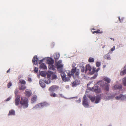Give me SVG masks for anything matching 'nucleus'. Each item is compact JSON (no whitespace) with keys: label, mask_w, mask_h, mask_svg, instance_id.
Segmentation results:
<instances>
[{"label":"nucleus","mask_w":126,"mask_h":126,"mask_svg":"<svg viewBox=\"0 0 126 126\" xmlns=\"http://www.w3.org/2000/svg\"><path fill=\"white\" fill-rule=\"evenodd\" d=\"M88 85H89L88 84H87V86H88Z\"/></svg>","instance_id":"61"},{"label":"nucleus","mask_w":126,"mask_h":126,"mask_svg":"<svg viewBox=\"0 0 126 126\" xmlns=\"http://www.w3.org/2000/svg\"><path fill=\"white\" fill-rule=\"evenodd\" d=\"M10 68H9V70H7V73H9L10 72Z\"/></svg>","instance_id":"51"},{"label":"nucleus","mask_w":126,"mask_h":126,"mask_svg":"<svg viewBox=\"0 0 126 126\" xmlns=\"http://www.w3.org/2000/svg\"><path fill=\"white\" fill-rule=\"evenodd\" d=\"M29 101L26 97H21L20 101V104L24 108H27L29 106Z\"/></svg>","instance_id":"1"},{"label":"nucleus","mask_w":126,"mask_h":126,"mask_svg":"<svg viewBox=\"0 0 126 126\" xmlns=\"http://www.w3.org/2000/svg\"><path fill=\"white\" fill-rule=\"evenodd\" d=\"M72 76V74L70 73H68L67 75L63 78V80L64 81H68Z\"/></svg>","instance_id":"7"},{"label":"nucleus","mask_w":126,"mask_h":126,"mask_svg":"<svg viewBox=\"0 0 126 126\" xmlns=\"http://www.w3.org/2000/svg\"><path fill=\"white\" fill-rule=\"evenodd\" d=\"M111 39H113V41L114 40V39H113V38H111Z\"/></svg>","instance_id":"57"},{"label":"nucleus","mask_w":126,"mask_h":126,"mask_svg":"<svg viewBox=\"0 0 126 126\" xmlns=\"http://www.w3.org/2000/svg\"><path fill=\"white\" fill-rule=\"evenodd\" d=\"M118 18L119 19V21H120V22H121V20L120 18V17H119Z\"/></svg>","instance_id":"54"},{"label":"nucleus","mask_w":126,"mask_h":126,"mask_svg":"<svg viewBox=\"0 0 126 126\" xmlns=\"http://www.w3.org/2000/svg\"><path fill=\"white\" fill-rule=\"evenodd\" d=\"M100 96L99 95H97L96 97L95 101V103H98L99 101L100 100Z\"/></svg>","instance_id":"19"},{"label":"nucleus","mask_w":126,"mask_h":126,"mask_svg":"<svg viewBox=\"0 0 126 126\" xmlns=\"http://www.w3.org/2000/svg\"><path fill=\"white\" fill-rule=\"evenodd\" d=\"M38 59L37 57V56H34L32 60V63L35 65L37 64V62L38 61Z\"/></svg>","instance_id":"9"},{"label":"nucleus","mask_w":126,"mask_h":126,"mask_svg":"<svg viewBox=\"0 0 126 126\" xmlns=\"http://www.w3.org/2000/svg\"><path fill=\"white\" fill-rule=\"evenodd\" d=\"M121 100H123L126 99V95L121 94Z\"/></svg>","instance_id":"35"},{"label":"nucleus","mask_w":126,"mask_h":126,"mask_svg":"<svg viewBox=\"0 0 126 126\" xmlns=\"http://www.w3.org/2000/svg\"><path fill=\"white\" fill-rule=\"evenodd\" d=\"M25 94L27 96L29 97L31 95L32 92L30 90L26 89L25 91Z\"/></svg>","instance_id":"10"},{"label":"nucleus","mask_w":126,"mask_h":126,"mask_svg":"<svg viewBox=\"0 0 126 126\" xmlns=\"http://www.w3.org/2000/svg\"><path fill=\"white\" fill-rule=\"evenodd\" d=\"M122 85H115L114 87V89H121L122 88Z\"/></svg>","instance_id":"12"},{"label":"nucleus","mask_w":126,"mask_h":126,"mask_svg":"<svg viewBox=\"0 0 126 126\" xmlns=\"http://www.w3.org/2000/svg\"><path fill=\"white\" fill-rule=\"evenodd\" d=\"M126 73V70L124 69L120 73V74L121 75H123Z\"/></svg>","instance_id":"29"},{"label":"nucleus","mask_w":126,"mask_h":126,"mask_svg":"<svg viewBox=\"0 0 126 126\" xmlns=\"http://www.w3.org/2000/svg\"><path fill=\"white\" fill-rule=\"evenodd\" d=\"M54 62V61L51 58H50L47 60V63L49 64H52Z\"/></svg>","instance_id":"21"},{"label":"nucleus","mask_w":126,"mask_h":126,"mask_svg":"<svg viewBox=\"0 0 126 126\" xmlns=\"http://www.w3.org/2000/svg\"><path fill=\"white\" fill-rule=\"evenodd\" d=\"M104 59H106L108 60H110V55H109L108 54H106L104 56Z\"/></svg>","instance_id":"23"},{"label":"nucleus","mask_w":126,"mask_h":126,"mask_svg":"<svg viewBox=\"0 0 126 126\" xmlns=\"http://www.w3.org/2000/svg\"><path fill=\"white\" fill-rule=\"evenodd\" d=\"M26 88V86L24 84L21 85L20 87L19 86V88L20 90H24Z\"/></svg>","instance_id":"22"},{"label":"nucleus","mask_w":126,"mask_h":126,"mask_svg":"<svg viewBox=\"0 0 126 126\" xmlns=\"http://www.w3.org/2000/svg\"><path fill=\"white\" fill-rule=\"evenodd\" d=\"M91 68L89 65H87L86 66L85 72L88 70L89 72H91Z\"/></svg>","instance_id":"16"},{"label":"nucleus","mask_w":126,"mask_h":126,"mask_svg":"<svg viewBox=\"0 0 126 126\" xmlns=\"http://www.w3.org/2000/svg\"><path fill=\"white\" fill-rule=\"evenodd\" d=\"M41 75L43 77H45L46 76V75L44 71H42L40 73Z\"/></svg>","instance_id":"36"},{"label":"nucleus","mask_w":126,"mask_h":126,"mask_svg":"<svg viewBox=\"0 0 126 126\" xmlns=\"http://www.w3.org/2000/svg\"><path fill=\"white\" fill-rule=\"evenodd\" d=\"M54 57L55 60V61H57L59 58L60 54L58 53H55L54 54Z\"/></svg>","instance_id":"13"},{"label":"nucleus","mask_w":126,"mask_h":126,"mask_svg":"<svg viewBox=\"0 0 126 126\" xmlns=\"http://www.w3.org/2000/svg\"><path fill=\"white\" fill-rule=\"evenodd\" d=\"M66 88H69V86H66Z\"/></svg>","instance_id":"53"},{"label":"nucleus","mask_w":126,"mask_h":126,"mask_svg":"<svg viewBox=\"0 0 126 126\" xmlns=\"http://www.w3.org/2000/svg\"><path fill=\"white\" fill-rule=\"evenodd\" d=\"M79 82L77 80H75L72 84V86L74 87L79 84Z\"/></svg>","instance_id":"15"},{"label":"nucleus","mask_w":126,"mask_h":126,"mask_svg":"<svg viewBox=\"0 0 126 126\" xmlns=\"http://www.w3.org/2000/svg\"><path fill=\"white\" fill-rule=\"evenodd\" d=\"M39 83L41 86L42 88H44L45 86V84L43 82H42V81H40Z\"/></svg>","instance_id":"25"},{"label":"nucleus","mask_w":126,"mask_h":126,"mask_svg":"<svg viewBox=\"0 0 126 126\" xmlns=\"http://www.w3.org/2000/svg\"><path fill=\"white\" fill-rule=\"evenodd\" d=\"M12 85V83L11 82H10L7 84V87L8 88H9Z\"/></svg>","instance_id":"38"},{"label":"nucleus","mask_w":126,"mask_h":126,"mask_svg":"<svg viewBox=\"0 0 126 126\" xmlns=\"http://www.w3.org/2000/svg\"><path fill=\"white\" fill-rule=\"evenodd\" d=\"M18 92V91L17 89L15 90V93L16 95H17V94Z\"/></svg>","instance_id":"43"},{"label":"nucleus","mask_w":126,"mask_h":126,"mask_svg":"<svg viewBox=\"0 0 126 126\" xmlns=\"http://www.w3.org/2000/svg\"><path fill=\"white\" fill-rule=\"evenodd\" d=\"M11 99V97H8V98L6 100V101H9Z\"/></svg>","instance_id":"49"},{"label":"nucleus","mask_w":126,"mask_h":126,"mask_svg":"<svg viewBox=\"0 0 126 126\" xmlns=\"http://www.w3.org/2000/svg\"><path fill=\"white\" fill-rule=\"evenodd\" d=\"M89 97L92 102L94 101L95 99V96H90Z\"/></svg>","instance_id":"26"},{"label":"nucleus","mask_w":126,"mask_h":126,"mask_svg":"<svg viewBox=\"0 0 126 126\" xmlns=\"http://www.w3.org/2000/svg\"><path fill=\"white\" fill-rule=\"evenodd\" d=\"M85 70V68L84 67H82L81 69V71L82 72H83Z\"/></svg>","instance_id":"41"},{"label":"nucleus","mask_w":126,"mask_h":126,"mask_svg":"<svg viewBox=\"0 0 126 126\" xmlns=\"http://www.w3.org/2000/svg\"><path fill=\"white\" fill-rule=\"evenodd\" d=\"M97 76V74H95L94 75V76L92 78V79H94L96 78Z\"/></svg>","instance_id":"42"},{"label":"nucleus","mask_w":126,"mask_h":126,"mask_svg":"<svg viewBox=\"0 0 126 126\" xmlns=\"http://www.w3.org/2000/svg\"><path fill=\"white\" fill-rule=\"evenodd\" d=\"M62 61L61 60L56 62L55 61V65L57 67L58 70L60 69H63V65L62 63Z\"/></svg>","instance_id":"4"},{"label":"nucleus","mask_w":126,"mask_h":126,"mask_svg":"<svg viewBox=\"0 0 126 126\" xmlns=\"http://www.w3.org/2000/svg\"><path fill=\"white\" fill-rule=\"evenodd\" d=\"M89 89L92 91H94L96 93H99L101 92V90L97 86H95L94 87L90 88Z\"/></svg>","instance_id":"5"},{"label":"nucleus","mask_w":126,"mask_h":126,"mask_svg":"<svg viewBox=\"0 0 126 126\" xmlns=\"http://www.w3.org/2000/svg\"><path fill=\"white\" fill-rule=\"evenodd\" d=\"M79 70L78 69H77V70L75 73V75L77 77H78L79 75Z\"/></svg>","instance_id":"31"},{"label":"nucleus","mask_w":126,"mask_h":126,"mask_svg":"<svg viewBox=\"0 0 126 126\" xmlns=\"http://www.w3.org/2000/svg\"><path fill=\"white\" fill-rule=\"evenodd\" d=\"M100 69V68H97L95 71L96 72H98Z\"/></svg>","instance_id":"50"},{"label":"nucleus","mask_w":126,"mask_h":126,"mask_svg":"<svg viewBox=\"0 0 126 126\" xmlns=\"http://www.w3.org/2000/svg\"><path fill=\"white\" fill-rule=\"evenodd\" d=\"M34 71L36 73H37L38 71V68L35 67L34 68Z\"/></svg>","instance_id":"39"},{"label":"nucleus","mask_w":126,"mask_h":126,"mask_svg":"<svg viewBox=\"0 0 126 126\" xmlns=\"http://www.w3.org/2000/svg\"><path fill=\"white\" fill-rule=\"evenodd\" d=\"M81 99L80 98H79L78 100L76 101V102L78 103H79L81 102Z\"/></svg>","instance_id":"46"},{"label":"nucleus","mask_w":126,"mask_h":126,"mask_svg":"<svg viewBox=\"0 0 126 126\" xmlns=\"http://www.w3.org/2000/svg\"><path fill=\"white\" fill-rule=\"evenodd\" d=\"M59 88V87L56 85H53L49 88V90L52 92L57 90Z\"/></svg>","instance_id":"6"},{"label":"nucleus","mask_w":126,"mask_h":126,"mask_svg":"<svg viewBox=\"0 0 126 126\" xmlns=\"http://www.w3.org/2000/svg\"><path fill=\"white\" fill-rule=\"evenodd\" d=\"M47 76V78H49L50 77L51 75L49 74H48Z\"/></svg>","instance_id":"47"},{"label":"nucleus","mask_w":126,"mask_h":126,"mask_svg":"<svg viewBox=\"0 0 126 126\" xmlns=\"http://www.w3.org/2000/svg\"><path fill=\"white\" fill-rule=\"evenodd\" d=\"M104 47V46H103V47Z\"/></svg>","instance_id":"60"},{"label":"nucleus","mask_w":126,"mask_h":126,"mask_svg":"<svg viewBox=\"0 0 126 126\" xmlns=\"http://www.w3.org/2000/svg\"><path fill=\"white\" fill-rule=\"evenodd\" d=\"M103 33V32L101 31L99 29L97 31L93 32L92 33L93 34L96 33Z\"/></svg>","instance_id":"27"},{"label":"nucleus","mask_w":126,"mask_h":126,"mask_svg":"<svg viewBox=\"0 0 126 126\" xmlns=\"http://www.w3.org/2000/svg\"><path fill=\"white\" fill-rule=\"evenodd\" d=\"M57 78V76L55 75H54L52 76V78L53 79H55Z\"/></svg>","instance_id":"44"},{"label":"nucleus","mask_w":126,"mask_h":126,"mask_svg":"<svg viewBox=\"0 0 126 126\" xmlns=\"http://www.w3.org/2000/svg\"><path fill=\"white\" fill-rule=\"evenodd\" d=\"M28 80L30 82H31L32 81L31 79L30 78H28Z\"/></svg>","instance_id":"48"},{"label":"nucleus","mask_w":126,"mask_h":126,"mask_svg":"<svg viewBox=\"0 0 126 126\" xmlns=\"http://www.w3.org/2000/svg\"><path fill=\"white\" fill-rule=\"evenodd\" d=\"M123 81L124 85L126 86V77L124 78L123 79Z\"/></svg>","instance_id":"32"},{"label":"nucleus","mask_w":126,"mask_h":126,"mask_svg":"<svg viewBox=\"0 0 126 126\" xmlns=\"http://www.w3.org/2000/svg\"><path fill=\"white\" fill-rule=\"evenodd\" d=\"M20 96L19 95H17L15 100V104L16 106L18 105L19 103H20Z\"/></svg>","instance_id":"8"},{"label":"nucleus","mask_w":126,"mask_h":126,"mask_svg":"<svg viewBox=\"0 0 126 126\" xmlns=\"http://www.w3.org/2000/svg\"><path fill=\"white\" fill-rule=\"evenodd\" d=\"M47 105V104L45 102L39 103L38 104V106L39 107H43L46 106Z\"/></svg>","instance_id":"14"},{"label":"nucleus","mask_w":126,"mask_h":126,"mask_svg":"<svg viewBox=\"0 0 126 126\" xmlns=\"http://www.w3.org/2000/svg\"><path fill=\"white\" fill-rule=\"evenodd\" d=\"M115 98L117 100L120 99L121 100V94L119 96H116L115 97Z\"/></svg>","instance_id":"37"},{"label":"nucleus","mask_w":126,"mask_h":126,"mask_svg":"<svg viewBox=\"0 0 126 126\" xmlns=\"http://www.w3.org/2000/svg\"><path fill=\"white\" fill-rule=\"evenodd\" d=\"M82 104L85 107H88L89 106V104L88 103L87 99L85 95H84L83 97Z\"/></svg>","instance_id":"3"},{"label":"nucleus","mask_w":126,"mask_h":126,"mask_svg":"<svg viewBox=\"0 0 126 126\" xmlns=\"http://www.w3.org/2000/svg\"><path fill=\"white\" fill-rule=\"evenodd\" d=\"M40 68L41 69H47V66L44 63H42L40 64Z\"/></svg>","instance_id":"17"},{"label":"nucleus","mask_w":126,"mask_h":126,"mask_svg":"<svg viewBox=\"0 0 126 126\" xmlns=\"http://www.w3.org/2000/svg\"><path fill=\"white\" fill-rule=\"evenodd\" d=\"M94 69H93V71H92L91 72V73L92 74H93L94 72Z\"/></svg>","instance_id":"52"},{"label":"nucleus","mask_w":126,"mask_h":126,"mask_svg":"<svg viewBox=\"0 0 126 126\" xmlns=\"http://www.w3.org/2000/svg\"><path fill=\"white\" fill-rule=\"evenodd\" d=\"M50 95L52 97H55L56 96V94L55 93H54L52 92H50Z\"/></svg>","instance_id":"30"},{"label":"nucleus","mask_w":126,"mask_h":126,"mask_svg":"<svg viewBox=\"0 0 126 126\" xmlns=\"http://www.w3.org/2000/svg\"><path fill=\"white\" fill-rule=\"evenodd\" d=\"M43 60H41L40 61V62L39 63V64H40L41 63H42L43 61Z\"/></svg>","instance_id":"55"},{"label":"nucleus","mask_w":126,"mask_h":126,"mask_svg":"<svg viewBox=\"0 0 126 126\" xmlns=\"http://www.w3.org/2000/svg\"><path fill=\"white\" fill-rule=\"evenodd\" d=\"M15 115V112L14 110H12L9 111V113L8 114V115Z\"/></svg>","instance_id":"20"},{"label":"nucleus","mask_w":126,"mask_h":126,"mask_svg":"<svg viewBox=\"0 0 126 126\" xmlns=\"http://www.w3.org/2000/svg\"><path fill=\"white\" fill-rule=\"evenodd\" d=\"M115 49V47L114 46H113V47L111 48V50L112 51H113Z\"/></svg>","instance_id":"45"},{"label":"nucleus","mask_w":126,"mask_h":126,"mask_svg":"<svg viewBox=\"0 0 126 126\" xmlns=\"http://www.w3.org/2000/svg\"><path fill=\"white\" fill-rule=\"evenodd\" d=\"M77 70L76 67L72 69L71 72L72 73L74 74L75 73Z\"/></svg>","instance_id":"34"},{"label":"nucleus","mask_w":126,"mask_h":126,"mask_svg":"<svg viewBox=\"0 0 126 126\" xmlns=\"http://www.w3.org/2000/svg\"><path fill=\"white\" fill-rule=\"evenodd\" d=\"M96 65L97 67H99L100 65V62H97L96 63Z\"/></svg>","instance_id":"40"},{"label":"nucleus","mask_w":126,"mask_h":126,"mask_svg":"<svg viewBox=\"0 0 126 126\" xmlns=\"http://www.w3.org/2000/svg\"><path fill=\"white\" fill-rule=\"evenodd\" d=\"M19 82L21 84H23L25 85L26 84L25 81L24 80H20Z\"/></svg>","instance_id":"28"},{"label":"nucleus","mask_w":126,"mask_h":126,"mask_svg":"<svg viewBox=\"0 0 126 126\" xmlns=\"http://www.w3.org/2000/svg\"><path fill=\"white\" fill-rule=\"evenodd\" d=\"M36 95H33L31 99V103H33L34 102L36 101Z\"/></svg>","instance_id":"18"},{"label":"nucleus","mask_w":126,"mask_h":126,"mask_svg":"<svg viewBox=\"0 0 126 126\" xmlns=\"http://www.w3.org/2000/svg\"><path fill=\"white\" fill-rule=\"evenodd\" d=\"M104 47V46H103V47Z\"/></svg>","instance_id":"59"},{"label":"nucleus","mask_w":126,"mask_h":126,"mask_svg":"<svg viewBox=\"0 0 126 126\" xmlns=\"http://www.w3.org/2000/svg\"><path fill=\"white\" fill-rule=\"evenodd\" d=\"M94 59L90 57L88 59V61L90 62H92L94 61Z\"/></svg>","instance_id":"33"},{"label":"nucleus","mask_w":126,"mask_h":126,"mask_svg":"<svg viewBox=\"0 0 126 126\" xmlns=\"http://www.w3.org/2000/svg\"><path fill=\"white\" fill-rule=\"evenodd\" d=\"M103 79L104 81L108 83H110L111 81L110 79L109 78L107 77H105Z\"/></svg>","instance_id":"24"},{"label":"nucleus","mask_w":126,"mask_h":126,"mask_svg":"<svg viewBox=\"0 0 126 126\" xmlns=\"http://www.w3.org/2000/svg\"><path fill=\"white\" fill-rule=\"evenodd\" d=\"M58 71L60 73H61V75L62 77V79L63 78H64V77L66 76V74L65 73V72H63V69H60L58 70Z\"/></svg>","instance_id":"11"},{"label":"nucleus","mask_w":126,"mask_h":126,"mask_svg":"<svg viewBox=\"0 0 126 126\" xmlns=\"http://www.w3.org/2000/svg\"><path fill=\"white\" fill-rule=\"evenodd\" d=\"M104 47V46H103V47Z\"/></svg>","instance_id":"58"},{"label":"nucleus","mask_w":126,"mask_h":126,"mask_svg":"<svg viewBox=\"0 0 126 126\" xmlns=\"http://www.w3.org/2000/svg\"><path fill=\"white\" fill-rule=\"evenodd\" d=\"M97 84L100 85V87L104 88L105 90L108 91L109 90V85L108 84L105 83L104 82L100 81L97 82Z\"/></svg>","instance_id":"2"},{"label":"nucleus","mask_w":126,"mask_h":126,"mask_svg":"<svg viewBox=\"0 0 126 126\" xmlns=\"http://www.w3.org/2000/svg\"><path fill=\"white\" fill-rule=\"evenodd\" d=\"M92 30H94L95 29L94 28H93L92 29Z\"/></svg>","instance_id":"56"}]
</instances>
